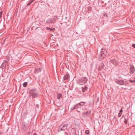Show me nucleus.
I'll return each instance as SVG.
<instances>
[{
    "label": "nucleus",
    "instance_id": "obj_1",
    "mask_svg": "<svg viewBox=\"0 0 135 135\" xmlns=\"http://www.w3.org/2000/svg\"><path fill=\"white\" fill-rule=\"evenodd\" d=\"M29 93V96L32 99L36 98L39 96V93L36 89H33L30 90Z\"/></svg>",
    "mask_w": 135,
    "mask_h": 135
},
{
    "label": "nucleus",
    "instance_id": "obj_2",
    "mask_svg": "<svg viewBox=\"0 0 135 135\" xmlns=\"http://www.w3.org/2000/svg\"><path fill=\"white\" fill-rule=\"evenodd\" d=\"M115 82L117 84L120 85H124L126 86L128 84V83L126 81H124L123 80L118 79L115 80Z\"/></svg>",
    "mask_w": 135,
    "mask_h": 135
},
{
    "label": "nucleus",
    "instance_id": "obj_3",
    "mask_svg": "<svg viewBox=\"0 0 135 135\" xmlns=\"http://www.w3.org/2000/svg\"><path fill=\"white\" fill-rule=\"evenodd\" d=\"M107 50L104 49H102L100 51V52L99 54V59L100 60L103 59V55H106L107 53Z\"/></svg>",
    "mask_w": 135,
    "mask_h": 135
},
{
    "label": "nucleus",
    "instance_id": "obj_4",
    "mask_svg": "<svg viewBox=\"0 0 135 135\" xmlns=\"http://www.w3.org/2000/svg\"><path fill=\"white\" fill-rule=\"evenodd\" d=\"M88 80L86 77H83L79 79V83H81L80 85H83L85 84Z\"/></svg>",
    "mask_w": 135,
    "mask_h": 135
},
{
    "label": "nucleus",
    "instance_id": "obj_5",
    "mask_svg": "<svg viewBox=\"0 0 135 135\" xmlns=\"http://www.w3.org/2000/svg\"><path fill=\"white\" fill-rule=\"evenodd\" d=\"M55 22V20L54 18H49L46 21V22L48 24H51L54 23Z\"/></svg>",
    "mask_w": 135,
    "mask_h": 135
},
{
    "label": "nucleus",
    "instance_id": "obj_6",
    "mask_svg": "<svg viewBox=\"0 0 135 135\" xmlns=\"http://www.w3.org/2000/svg\"><path fill=\"white\" fill-rule=\"evenodd\" d=\"M22 128L23 131H25L28 128V125L26 124L25 123L23 122L22 124Z\"/></svg>",
    "mask_w": 135,
    "mask_h": 135
},
{
    "label": "nucleus",
    "instance_id": "obj_7",
    "mask_svg": "<svg viewBox=\"0 0 135 135\" xmlns=\"http://www.w3.org/2000/svg\"><path fill=\"white\" fill-rule=\"evenodd\" d=\"M8 61V60H5L2 64L1 66V68L3 69H4L6 66V65Z\"/></svg>",
    "mask_w": 135,
    "mask_h": 135
},
{
    "label": "nucleus",
    "instance_id": "obj_8",
    "mask_svg": "<svg viewBox=\"0 0 135 135\" xmlns=\"http://www.w3.org/2000/svg\"><path fill=\"white\" fill-rule=\"evenodd\" d=\"M130 73L131 74H133L134 72V66L132 65L130 66Z\"/></svg>",
    "mask_w": 135,
    "mask_h": 135
},
{
    "label": "nucleus",
    "instance_id": "obj_9",
    "mask_svg": "<svg viewBox=\"0 0 135 135\" xmlns=\"http://www.w3.org/2000/svg\"><path fill=\"white\" fill-rule=\"evenodd\" d=\"M68 126V124H64L62 127V126H60V130H64L66 129Z\"/></svg>",
    "mask_w": 135,
    "mask_h": 135
},
{
    "label": "nucleus",
    "instance_id": "obj_10",
    "mask_svg": "<svg viewBox=\"0 0 135 135\" xmlns=\"http://www.w3.org/2000/svg\"><path fill=\"white\" fill-rule=\"evenodd\" d=\"M110 61L112 64L115 66L116 65L118 64L117 61L114 59H111L110 60Z\"/></svg>",
    "mask_w": 135,
    "mask_h": 135
},
{
    "label": "nucleus",
    "instance_id": "obj_11",
    "mask_svg": "<svg viewBox=\"0 0 135 135\" xmlns=\"http://www.w3.org/2000/svg\"><path fill=\"white\" fill-rule=\"evenodd\" d=\"M90 111H87L85 112H84L83 113V114L84 115V116L85 117H88L89 114L90 113Z\"/></svg>",
    "mask_w": 135,
    "mask_h": 135
},
{
    "label": "nucleus",
    "instance_id": "obj_12",
    "mask_svg": "<svg viewBox=\"0 0 135 135\" xmlns=\"http://www.w3.org/2000/svg\"><path fill=\"white\" fill-rule=\"evenodd\" d=\"M69 78V75L68 74H66L63 77V79L65 80H68Z\"/></svg>",
    "mask_w": 135,
    "mask_h": 135
},
{
    "label": "nucleus",
    "instance_id": "obj_13",
    "mask_svg": "<svg viewBox=\"0 0 135 135\" xmlns=\"http://www.w3.org/2000/svg\"><path fill=\"white\" fill-rule=\"evenodd\" d=\"M57 98L58 99H61L62 98V95L61 94H57Z\"/></svg>",
    "mask_w": 135,
    "mask_h": 135
},
{
    "label": "nucleus",
    "instance_id": "obj_14",
    "mask_svg": "<svg viewBox=\"0 0 135 135\" xmlns=\"http://www.w3.org/2000/svg\"><path fill=\"white\" fill-rule=\"evenodd\" d=\"M85 102H81L80 103H79V104L80 106H83L85 104Z\"/></svg>",
    "mask_w": 135,
    "mask_h": 135
},
{
    "label": "nucleus",
    "instance_id": "obj_15",
    "mask_svg": "<svg viewBox=\"0 0 135 135\" xmlns=\"http://www.w3.org/2000/svg\"><path fill=\"white\" fill-rule=\"evenodd\" d=\"M34 0H30L28 2L27 4V6H29L34 1Z\"/></svg>",
    "mask_w": 135,
    "mask_h": 135
},
{
    "label": "nucleus",
    "instance_id": "obj_16",
    "mask_svg": "<svg viewBox=\"0 0 135 135\" xmlns=\"http://www.w3.org/2000/svg\"><path fill=\"white\" fill-rule=\"evenodd\" d=\"M27 84L26 82H25L23 84V85L24 87H25L27 86Z\"/></svg>",
    "mask_w": 135,
    "mask_h": 135
},
{
    "label": "nucleus",
    "instance_id": "obj_17",
    "mask_svg": "<svg viewBox=\"0 0 135 135\" xmlns=\"http://www.w3.org/2000/svg\"><path fill=\"white\" fill-rule=\"evenodd\" d=\"M75 107V109H78V108L79 107L80 105H79V103L78 104H76L75 105H74Z\"/></svg>",
    "mask_w": 135,
    "mask_h": 135
},
{
    "label": "nucleus",
    "instance_id": "obj_18",
    "mask_svg": "<svg viewBox=\"0 0 135 135\" xmlns=\"http://www.w3.org/2000/svg\"><path fill=\"white\" fill-rule=\"evenodd\" d=\"M91 8L89 7L88 8V12H89L91 10Z\"/></svg>",
    "mask_w": 135,
    "mask_h": 135
},
{
    "label": "nucleus",
    "instance_id": "obj_19",
    "mask_svg": "<svg viewBox=\"0 0 135 135\" xmlns=\"http://www.w3.org/2000/svg\"><path fill=\"white\" fill-rule=\"evenodd\" d=\"M124 123L126 124H127V119L125 118Z\"/></svg>",
    "mask_w": 135,
    "mask_h": 135
},
{
    "label": "nucleus",
    "instance_id": "obj_20",
    "mask_svg": "<svg viewBox=\"0 0 135 135\" xmlns=\"http://www.w3.org/2000/svg\"><path fill=\"white\" fill-rule=\"evenodd\" d=\"M85 133L86 134H88L89 133V131L88 130H86L85 131Z\"/></svg>",
    "mask_w": 135,
    "mask_h": 135
},
{
    "label": "nucleus",
    "instance_id": "obj_21",
    "mask_svg": "<svg viewBox=\"0 0 135 135\" xmlns=\"http://www.w3.org/2000/svg\"><path fill=\"white\" fill-rule=\"evenodd\" d=\"M27 112H25L23 114V115L24 116H25L27 114Z\"/></svg>",
    "mask_w": 135,
    "mask_h": 135
},
{
    "label": "nucleus",
    "instance_id": "obj_22",
    "mask_svg": "<svg viewBox=\"0 0 135 135\" xmlns=\"http://www.w3.org/2000/svg\"><path fill=\"white\" fill-rule=\"evenodd\" d=\"M74 109H75L74 106H73L71 108V110H74Z\"/></svg>",
    "mask_w": 135,
    "mask_h": 135
},
{
    "label": "nucleus",
    "instance_id": "obj_23",
    "mask_svg": "<svg viewBox=\"0 0 135 135\" xmlns=\"http://www.w3.org/2000/svg\"><path fill=\"white\" fill-rule=\"evenodd\" d=\"M86 90L83 87H82V91L83 92H85Z\"/></svg>",
    "mask_w": 135,
    "mask_h": 135
},
{
    "label": "nucleus",
    "instance_id": "obj_24",
    "mask_svg": "<svg viewBox=\"0 0 135 135\" xmlns=\"http://www.w3.org/2000/svg\"><path fill=\"white\" fill-rule=\"evenodd\" d=\"M2 11L0 12V17L1 18L2 16Z\"/></svg>",
    "mask_w": 135,
    "mask_h": 135
},
{
    "label": "nucleus",
    "instance_id": "obj_25",
    "mask_svg": "<svg viewBox=\"0 0 135 135\" xmlns=\"http://www.w3.org/2000/svg\"><path fill=\"white\" fill-rule=\"evenodd\" d=\"M129 81L130 82L135 83V80H129Z\"/></svg>",
    "mask_w": 135,
    "mask_h": 135
},
{
    "label": "nucleus",
    "instance_id": "obj_26",
    "mask_svg": "<svg viewBox=\"0 0 135 135\" xmlns=\"http://www.w3.org/2000/svg\"><path fill=\"white\" fill-rule=\"evenodd\" d=\"M55 30V28H51L50 29V31H53V30Z\"/></svg>",
    "mask_w": 135,
    "mask_h": 135
},
{
    "label": "nucleus",
    "instance_id": "obj_27",
    "mask_svg": "<svg viewBox=\"0 0 135 135\" xmlns=\"http://www.w3.org/2000/svg\"><path fill=\"white\" fill-rule=\"evenodd\" d=\"M122 113H118V116L119 117H120L121 116V115H122Z\"/></svg>",
    "mask_w": 135,
    "mask_h": 135
},
{
    "label": "nucleus",
    "instance_id": "obj_28",
    "mask_svg": "<svg viewBox=\"0 0 135 135\" xmlns=\"http://www.w3.org/2000/svg\"><path fill=\"white\" fill-rule=\"evenodd\" d=\"M46 29L47 30H49L50 31V28H49L48 27H46Z\"/></svg>",
    "mask_w": 135,
    "mask_h": 135
},
{
    "label": "nucleus",
    "instance_id": "obj_29",
    "mask_svg": "<svg viewBox=\"0 0 135 135\" xmlns=\"http://www.w3.org/2000/svg\"><path fill=\"white\" fill-rule=\"evenodd\" d=\"M84 88L86 90L88 89V87L87 86H85L84 87Z\"/></svg>",
    "mask_w": 135,
    "mask_h": 135
},
{
    "label": "nucleus",
    "instance_id": "obj_30",
    "mask_svg": "<svg viewBox=\"0 0 135 135\" xmlns=\"http://www.w3.org/2000/svg\"><path fill=\"white\" fill-rule=\"evenodd\" d=\"M132 46L134 48H135V44H133L132 45Z\"/></svg>",
    "mask_w": 135,
    "mask_h": 135
},
{
    "label": "nucleus",
    "instance_id": "obj_31",
    "mask_svg": "<svg viewBox=\"0 0 135 135\" xmlns=\"http://www.w3.org/2000/svg\"><path fill=\"white\" fill-rule=\"evenodd\" d=\"M64 135H68V134L66 132H64Z\"/></svg>",
    "mask_w": 135,
    "mask_h": 135
},
{
    "label": "nucleus",
    "instance_id": "obj_32",
    "mask_svg": "<svg viewBox=\"0 0 135 135\" xmlns=\"http://www.w3.org/2000/svg\"><path fill=\"white\" fill-rule=\"evenodd\" d=\"M122 112H123V110H122V109H121L120 110V113H122Z\"/></svg>",
    "mask_w": 135,
    "mask_h": 135
},
{
    "label": "nucleus",
    "instance_id": "obj_33",
    "mask_svg": "<svg viewBox=\"0 0 135 135\" xmlns=\"http://www.w3.org/2000/svg\"><path fill=\"white\" fill-rule=\"evenodd\" d=\"M104 16H106V17H108V15H107V14H106V13L104 15Z\"/></svg>",
    "mask_w": 135,
    "mask_h": 135
},
{
    "label": "nucleus",
    "instance_id": "obj_34",
    "mask_svg": "<svg viewBox=\"0 0 135 135\" xmlns=\"http://www.w3.org/2000/svg\"><path fill=\"white\" fill-rule=\"evenodd\" d=\"M102 68V67H101V68H99L98 69V70H101Z\"/></svg>",
    "mask_w": 135,
    "mask_h": 135
},
{
    "label": "nucleus",
    "instance_id": "obj_35",
    "mask_svg": "<svg viewBox=\"0 0 135 135\" xmlns=\"http://www.w3.org/2000/svg\"><path fill=\"white\" fill-rule=\"evenodd\" d=\"M121 88L122 89H125V90L126 89V88H124V87H121Z\"/></svg>",
    "mask_w": 135,
    "mask_h": 135
},
{
    "label": "nucleus",
    "instance_id": "obj_36",
    "mask_svg": "<svg viewBox=\"0 0 135 135\" xmlns=\"http://www.w3.org/2000/svg\"><path fill=\"white\" fill-rule=\"evenodd\" d=\"M31 134V133L30 132H29V133H28L27 134V135H29V134Z\"/></svg>",
    "mask_w": 135,
    "mask_h": 135
},
{
    "label": "nucleus",
    "instance_id": "obj_37",
    "mask_svg": "<svg viewBox=\"0 0 135 135\" xmlns=\"http://www.w3.org/2000/svg\"><path fill=\"white\" fill-rule=\"evenodd\" d=\"M41 71V70L40 69V68H39V72Z\"/></svg>",
    "mask_w": 135,
    "mask_h": 135
},
{
    "label": "nucleus",
    "instance_id": "obj_38",
    "mask_svg": "<svg viewBox=\"0 0 135 135\" xmlns=\"http://www.w3.org/2000/svg\"><path fill=\"white\" fill-rule=\"evenodd\" d=\"M33 135H37V134L36 133H34L33 134Z\"/></svg>",
    "mask_w": 135,
    "mask_h": 135
},
{
    "label": "nucleus",
    "instance_id": "obj_39",
    "mask_svg": "<svg viewBox=\"0 0 135 135\" xmlns=\"http://www.w3.org/2000/svg\"><path fill=\"white\" fill-rule=\"evenodd\" d=\"M113 119H116V118L115 117H114V118H113Z\"/></svg>",
    "mask_w": 135,
    "mask_h": 135
},
{
    "label": "nucleus",
    "instance_id": "obj_40",
    "mask_svg": "<svg viewBox=\"0 0 135 135\" xmlns=\"http://www.w3.org/2000/svg\"><path fill=\"white\" fill-rule=\"evenodd\" d=\"M5 41V39H4V40H3V42H4Z\"/></svg>",
    "mask_w": 135,
    "mask_h": 135
},
{
    "label": "nucleus",
    "instance_id": "obj_41",
    "mask_svg": "<svg viewBox=\"0 0 135 135\" xmlns=\"http://www.w3.org/2000/svg\"><path fill=\"white\" fill-rule=\"evenodd\" d=\"M37 28H38V27L36 28L37 29Z\"/></svg>",
    "mask_w": 135,
    "mask_h": 135
}]
</instances>
